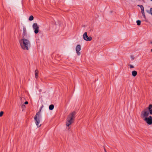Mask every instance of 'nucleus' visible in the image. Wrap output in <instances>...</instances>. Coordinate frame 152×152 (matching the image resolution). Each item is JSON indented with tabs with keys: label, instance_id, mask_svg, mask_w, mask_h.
Listing matches in <instances>:
<instances>
[{
	"label": "nucleus",
	"instance_id": "18",
	"mask_svg": "<svg viewBox=\"0 0 152 152\" xmlns=\"http://www.w3.org/2000/svg\"><path fill=\"white\" fill-rule=\"evenodd\" d=\"M4 113L3 111H1L0 112V117H1L3 115V114Z\"/></svg>",
	"mask_w": 152,
	"mask_h": 152
},
{
	"label": "nucleus",
	"instance_id": "8",
	"mask_svg": "<svg viewBox=\"0 0 152 152\" xmlns=\"http://www.w3.org/2000/svg\"><path fill=\"white\" fill-rule=\"evenodd\" d=\"M22 35L23 38L29 37V36H28L27 35L26 28L25 26H23V33Z\"/></svg>",
	"mask_w": 152,
	"mask_h": 152
},
{
	"label": "nucleus",
	"instance_id": "27",
	"mask_svg": "<svg viewBox=\"0 0 152 152\" xmlns=\"http://www.w3.org/2000/svg\"><path fill=\"white\" fill-rule=\"evenodd\" d=\"M150 0L151 1H152V0Z\"/></svg>",
	"mask_w": 152,
	"mask_h": 152
},
{
	"label": "nucleus",
	"instance_id": "24",
	"mask_svg": "<svg viewBox=\"0 0 152 152\" xmlns=\"http://www.w3.org/2000/svg\"><path fill=\"white\" fill-rule=\"evenodd\" d=\"M150 43H151V44H152V41Z\"/></svg>",
	"mask_w": 152,
	"mask_h": 152
},
{
	"label": "nucleus",
	"instance_id": "25",
	"mask_svg": "<svg viewBox=\"0 0 152 152\" xmlns=\"http://www.w3.org/2000/svg\"><path fill=\"white\" fill-rule=\"evenodd\" d=\"M105 152H107L105 149H104Z\"/></svg>",
	"mask_w": 152,
	"mask_h": 152
},
{
	"label": "nucleus",
	"instance_id": "3",
	"mask_svg": "<svg viewBox=\"0 0 152 152\" xmlns=\"http://www.w3.org/2000/svg\"><path fill=\"white\" fill-rule=\"evenodd\" d=\"M42 108V107L40 108L39 111L37 113L34 117L35 123L38 127H40L41 126V124L39 125V124L40 123V112Z\"/></svg>",
	"mask_w": 152,
	"mask_h": 152
},
{
	"label": "nucleus",
	"instance_id": "7",
	"mask_svg": "<svg viewBox=\"0 0 152 152\" xmlns=\"http://www.w3.org/2000/svg\"><path fill=\"white\" fill-rule=\"evenodd\" d=\"M146 123L149 125L152 124V117L151 116H149L148 117L145 118L143 119Z\"/></svg>",
	"mask_w": 152,
	"mask_h": 152
},
{
	"label": "nucleus",
	"instance_id": "13",
	"mask_svg": "<svg viewBox=\"0 0 152 152\" xmlns=\"http://www.w3.org/2000/svg\"><path fill=\"white\" fill-rule=\"evenodd\" d=\"M138 6L140 7V8L141 10V12L144 11V7L142 5H138Z\"/></svg>",
	"mask_w": 152,
	"mask_h": 152
},
{
	"label": "nucleus",
	"instance_id": "22",
	"mask_svg": "<svg viewBox=\"0 0 152 152\" xmlns=\"http://www.w3.org/2000/svg\"><path fill=\"white\" fill-rule=\"evenodd\" d=\"M150 13L152 15V8H151L150 9Z\"/></svg>",
	"mask_w": 152,
	"mask_h": 152
},
{
	"label": "nucleus",
	"instance_id": "5",
	"mask_svg": "<svg viewBox=\"0 0 152 152\" xmlns=\"http://www.w3.org/2000/svg\"><path fill=\"white\" fill-rule=\"evenodd\" d=\"M33 29L34 30V32L35 34H37L39 31V27L37 23H34L32 25Z\"/></svg>",
	"mask_w": 152,
	"mask_h": 152
},
{
	"label": "nucleus",
	"instance_id": "2",
	"mask_svg": "<svg viewBox=\"0 0 152 152\" xmlns=\"http://www.w3.org/2000/svg\"><path fill=\"white\" fill-rule=\"evenodd\" d=\"M75 114V112H73L69 115L66 123V125L67 126H69L72 123L73 120L74 118Z\"/></svg>",
	"mask_w": 152,
	"mask_h": 152
},
{
	"label": "nucleus",
	"instance_id": "1",
	"mask_svg": "<svg viewBox=\"0 0 152 152\" xmlns=\"http://www.w3.org/2000/svg\"><path fill=\"white\" fill-rule=\"evenodd\" d=\"M19 42L21 47L24 50H28L30 47V42L28 39L23 38L21 39Z\"/></svg>",
	"mask_w": 152,
	"mask_h": 152
},
{
	"label": "nucleus",
	"instance_id": "12",
	"mask_svg": "<svg viewBox=\"0 0 152 152\" xmlns=\"http://www.w3.org/2000/svg\"><path fill=\"white\" fill-rule=\"evenodd\" d=\"M54 108V106L53 104H51L49 106V109L50 110H53Z\"/></svg>",
	"mask_w": 152,
	"mask_h": 152
},
{
	"label": "nucleus",
	"instance_id": "16",
	"mask_svg": "<svg viewBox=\"0 0 152 152\" xmlns=\"http://www.w3.org/2000/svg\"><path fill=\"white\" fill-rule=\"evenodd\" d=\"M137 23V24L138 26H139L141 24V21L140 20H137L136 22Z\"/></svg>",
	"mask_w": 152,
	"mask_h": 152
},
{
	"label": "nucleus",
	"instance_id": "17",
	"mask_svg": "<svg viewBox=\"0 0 152 152\" xmlns=\"http://www.w3.org/2000/svg\"><path fill=\"white\" fill-rule=\"evenodd\" d=\"M142 13V14L143 16L144 17V18H145V13L144 12V11L141 12Z\"/></svg>",
	"mask_w": 152,
	"mask_h": 152
},
{
	"label": "nucleus",
	"instance_id": "11",
	"mask_svg": "<svg viewBox=\"0 0 152 152\" xmlns=\"http://www.w3.org/2000/svg\"><path fill=\"white\" fill-rule=\"evenodd\" d=\"M35 78L37 79L38 78V71L37 70H36L35 71Z\"/></svg>",
	"mask_w": 152,
	"mask_h": 152
},
{
	"label": "nucleus",
	"instance_id": "23",
	"mask_svg": "<svg viewBox=\"0 0 152 152\" xmlns=\"http://www.w3.org/2000/svg\"><path fill=\"white\" fill-rule=\"evenodd\" d=\"M28 102L27 101H26L25 102L24 104H28Z\"/></svg>",
	"mask_w": 152,
	"mask_h": 152
},
{
	"label": "nucleus",
	"instance_id": "14",
	"mask_svg": "<svg viewBox=\"0 0 152 152\" xmlns=\"http://www.w3.org/2000/svg\"><path fill=\"white\" fill-rule=\"evenodd\" d=\"M152 108V104H150L149 106V107L148 108H147L146 109H147V110H151V108Z\"/></svg>",
	"mask_w": 152,
	"mask_h": 152
},
{
	"label": "nucleus",
	"instance_id": "26",
	"mask_svg": "<svg viewBox=\"0 0 152 152\" xmlns=\"http://www.w3.org/2000/svg\"><path fill=\"white\" fill-rule=\"evenodd\" d=\"M151 52H152V49H151Z\"/></svg>",
	"mask_w": 152,
	"mask_h": 152
},
{
	"label": "nucleus",
	"instance_id": "15",
	"mask_svg": "<svg viewBox=\"0 0 152 152\" xmlns=\"http://www.w3.org/2000/svg\"><path fill=\"white\" fill-rule=\"evenodd\" d=\"M34 18L33 16L32 15H31L29 17V20L30 21H31L34 19Z\"/></svg>",
	"mask_w": 152,
	"mask_h": 152
},
{
	"label": "nucleus",
	"instance_id": "4",
	"mask_svg": "<svg viewBox=\"0 0 152 152\" xmlns=\"http://www.w3.org/2000/svg\"><path fill=\"white\" fill-rule=\"evenodd\" d=\"M149 115V110L147 109H145L142 112L141 114V116L142 118L143 119L145 118L148 117Z\"/></svg>",
	"mask_w": 152,
	"mask_h": 152
},
{
	"label": "nucleus",
	"instance_id": "20",
	"mask_svg": "<svg viewBox=\"0 0 152 152\" xmlns=\"http://www.w3.org/2000/svg\"><path fill=\"white\" fill-rule=\"evenodd\" d=\"M129 66H130V68H134V66H133L132 65H130Z\"/></svg>",
	"mask_w": 152,
	"mask_h": 152
},
{
	"label": "nucleus",
	"instance_id": "21",
	"mask_svg": "<svg viewBox=\"0 0 152 152\" xmlns=\"http://www.w3.org/2000/svg\"><path fill=\"white\" fill-rule=\"evenodd\" d=\"M131 58L132 60H133L134 59V57L133 56H131Z\"/></svg>",
	"mask_w": 152,
	"mask_h": 152
},
{
	"label": "nucleus",
	"instance_id": "6",
	"mask_svg": "<svg viewBox=\"0 0 152 152\" xmlns=\"http://www.w3.org/2000/svg\"><path fill=\"white\" fill-rule=\"evenodd\" d=\"M83 38L84 40L86 41H90L92 40V37L91 36L88 37L87 35V33L85 32L83 35Z\"/></svg>",
	"mask_w": 152,
	"mask_h": 152
},
{
	"label": "nucleus",
	"instance_id": "19",
	"mask_svg": "<svg viewBox=\"0 0 152 152\" xmlns=\"http://www.w3.org/2000/svg\"><path fill=\"white\" fill-rule=\"evenodd\" d=\"M149 113H150V114L151 115H152V110H149Z\"/></svg>",
	"mask_w": 152,
	"mask_h": 152
},
{
	"label": "nucleus",
	"instance_id": "10",
	"mask_svg": "<svg viewBox=\"0 0 152 152\" xmlns=\"http://www.w3.org/2000/svg\"><path fill=\"white\" fill-rule=\"evenodd\" d=\"M137 74V72L136 71L134 70L132 72V75L133 76L135 77L136 76Z\"/></svg>",
	"mask_w": 152,
	"mask_h": 152
},
{
	"label": "nucleus",
	"instance_id": "9",
	"mask_svg": "<svg viewBox=\"0 0 152 152\" xmlns=\"http://www.w3.org/2000/svg\"><path fill=\"white\" fill-rule=\"evenodd\" d=\"M81 49V46L80 45H77L76 47V53L78 56H80V50Z\"/></svg>",
	"mask_w": 152,
	"mask_h": 152
}]
</instances>
